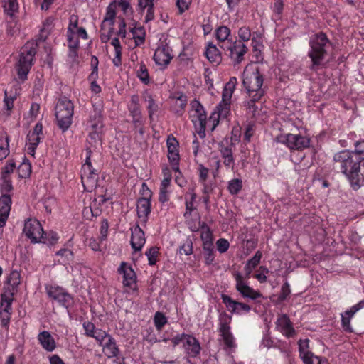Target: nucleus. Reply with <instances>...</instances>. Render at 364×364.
<instances>
[{
  "instance_id": "obj_12",
  "label": "nucleus",
  "mask_w": 364,
  "mask_h": 364,
  "mask_svg": "<svg viewBox=\"0 0 364 364\" xmlns=\"http://www.w3.org/2000/svg\"><path fill=\"white\" fill-rule=\"evenodd\" d=\"M233 276L236 282L235 288L242 297L255 300L262 296L259 291H255L247 284L240 272H235Z\"/></svg>"
},
{
  "instance_id": "obj_26",
  "label": "nucleus",
  "mask_w": 364,
  "mask_h": 364,
  "mask_svg": "<svg viewBox=\"0 0 364 364\" xmlns=\"http://www.w3.org/2000/svg\"><path fill=\"white\" fill-rule=\"evenodd\" d=\"M105 339L107 341L105 344L102 343V346H101L105 355L109 358L117 357L119 353V350L114 338L107 333Z\"/></svg>"
},
{
  "instance_id": "obj_23",
  "label": "nucleus",
  "mask_w": 364,
  "mask_h": 364,
  "mask_svg": "<svg viewBox=\"0 0 364 364\" xmlns=\"http://www.w3.org/2000/svg\"><path fill=\"white\" fill-rule=\"evenodd\" d=\"M11 205V198L9 195H2L0 198V228L6 225Z\"/></svg>"
},
{
  "instance_id": "obj_2",
  "label": "nucleus",
  "mask_w": 364,
  "mask_h": 364,
  "mask_svg": "<svg viewBox=\"0 0 364 364\" xmlns=\"http://www.w3.org/2000/svg\"><path fill=\"white\" fill-rule=\"evenodd\" d=\"M309 46L308 56L311 61L309 68L311 70H317L318 68L324 66V60L332 47V43L325 33L319 32L311 36Z\"/></svg>"
},
{
  "instance_id": "obj_53",
  "label": "nucleus",
  "mask_w": 364,
  "mask_h": 364,
  "mask_svg": "<svg viewBox=\"0 0 364 364\" xmlns=\"http://www.w3.org/2000/svg\"><path fill=\"white\" fill-rule=\"evenodd\" d=\"M58 237L56 232L50 231L48 233L44 232L43 239L41 242L54 245L57 242Z\"/></svg>"
},
{
  "instance_id": "obj_9",
  "label": "nucleus",
  "mask_w": 364,
  "mask_h": 364,
  "mask_svg": "<svg viewBox=\"0 0 364 364\" xmlns=\"http://www.w3.org/2000/svg\"><path fill=\"white\" fill-rule=\"evenodd\" d=\"M173 58V55L172 54V49L169 46V41H167V38L164 40L160 38L153 57L156 64L165 68L170 63Z\"/></svg>"
},
{
  "instance_id": "obj_39",
  "label": "nucleus",
  "mask_w": 364,
  "mask_h": 364,
  "mask_svg": "<svg viewBox=\"0 0 364 364\" xmlns=\"http://www.w3.org/2000/svg\"><path fill=\"white\" fill-rule=\"evenodd\" d=\"M230 35V30L225 26L218 27L215 31V36L218 41L224 42Z\"/></svg>"
},
{
  "instance_id": "obj_29",
  "label": "nucleus",
  "mask_w": 364,
  "mask_h": 364,
  "mask_svg": "<svg viewBox=\"0 0 364 364\" xmlns=\"http://www.w3.org/2000/svg\"><path fill=\"white\" fill-rule=\"evenodd\" d=\"M14 300V294L12 290H5L1 294V304L4 306L1 313L10 314H11V303Z\"/></svg>"
},
{
  "instance_id": "obj_60",
  "label": "nucleus",
  "mask_w": 364,
  "mask_h": 364,
  "mask_svg": "<svg viewBox=\"0 0 364 364\" xmlns=\"http://www.w3.org/2000/svg\"><path fill=\"white\" fill-rule=\"evenodd\" d=\"M15 168V163L12 161H9L3 168L1 176L9 177V174L14 172Z\"/></svg>"
},
{
  "instance_id": "obj_25",
  "label": "nucleus",
  "mask_w": 364,
  "mask_h": 364,
  "mask_svg": "<svg viewBox=\"0 0 364 364\" xmlns=\"http://www.w3.org/2000/svg\"><path fill=\"white\" fill-rule=\"evenodd\" d=\"M37 338L42 348L46 351L53 352L56 348V342L49 331L40 332Z\"/></svg>"
},
{
  "instance_id": "obj_56",
  "label": "nucleus",
  "mask_w": 364,
  "mask_h": 364,
  "mask_svg": "<svg viewBox=\"0 0 364 364\" xmlns=\"http://www.w3.org/2000/svg\"><path fill=\"white\" fill-rule=\"evenodd\" d=\"M238 36L242 42L248 41L251 38V31L249 27H241L238 31Z\"/></svg>"
},
{
  "instance_id": "obj_46",
  "label": "nucleus",
  "mask_w": 364,
  "mask_h": 364,
  "mask_svg": "<svg viewBox=\"0 0 364 364\" xmlns=\"http://www.w3.org/2000/svg\"><path fill=\"white\" fill-rule=\"evenodd\" d=\"M98 175L97 173L96 170L90 173V175H85L81 177L82 183L84 186H85V183L89 184L91 187H93L96 185L97 181Z\"/></svg>"
},
{
  "instance_id": "obj_52",
  "label": "nucleus",
  "mask_w": 364,
  "mask_h": 364,
  "mask_svg": "<svg viewBox=\"0 0 364 364\" xmlns=\"http://www.w3.org/2000/svg\"><path fill=\"white\" fill-rule=\"evenodd\" d=\"M309 339H304V340L300 339L298 341L300 358L306 355L307 353H311V351L309 350Z\"/></svg>"
},
{
  "instance_id": "obj_7",
  "label": "nucleus",
  "mask_w": 364,
  "mask_h": 364,
  "mask_svg": "<svg viewBox=\"0 0 364 364\" xmlns=\"http://www.w3.org/2000/svg\"><path fill=\"white\" fill-rule=\"evenodd\" d=\"M191 107L194 114L192 115V122L197 130V133L202 139L205 136V127L207 116L204 107L198 100H194L191 102Z\"/></svg>"
},
{
  "instance_id": "obj_18",
  "label": "nucleus",
  "mask_w": 364,
  "mask_h": 364,
  "mask_svg": "<svg viewBox=\"0 0 364 364\" xmlns=\"http://www.w3.org/2000/svg\"><path fill=\"white\" fill-rule=\"evenodd\" d=\"M277 328L286 337H293L295 333V329L292 323L287 314L279 316L276 321Z\"/></svg>"
},
{
  "instance_id": "obj_14",
  "label": "nucleus",
  "mask_w": 364,
  "mask_h": 364,
  "mask_svg": "<svg viewBox=\"0 0 364 364\" xmlns=\"http://www.w3.org/2000/svg\"><path fill=\"white\" fill-rule=\"evenodd\" d=\"M229 56L233 64L238 65L245 60V55L248 51L247 47L241 41H235L228 48Z\"/></svg>"
},
{
  "instance_id": "obj_20",
  "label": "nucleus",
  "mask_w": 364,
  "mask_h": 364,
  "mask_svg": "<svg viewBox=\"0 0 364 364\" xmlns=\"http://www.w3.org/2000/svg\"><path fill=\"white\" fill-rule=\"evenodd\" d=\"M138 218L141 223L146 224L151 213V202L147 198H140L136 203Z\"/></svg>"
},
{
  "instance_id": "obj_50",
  "label": "nucleus",
  "mask_w": 364,
  "mask_h": 364,
  "mask_svg": "<svg viewBox=\"0 0 364 364\" xmlns=\"http://www.w3.org/2000/svg\"><path fill=\"white\" fill-rule=\"evenodd\" d=\"M1 192L2 195H8L13 189L11 180L9 177L1 176Z\"/></svg>"
},
{
  "instance_id": "obj_51",
  "label": "nucleus",
  "mask_w": 364,
  "mask_h": 364,
  "mask_svg": "<svg viewBox=\"0 0 364 364\" xmlns=\"http://www.w3.org/2000/svg\"><path fill=\"white\" fill-rule=\"evenodd\" d=\"M92 130L89 133V138L87 139V141L92 146L96 145L99 141H100L101 136L100 132L102 129H91Z\"/></svg>"
},
{
  "instance_id": "obj_5",
  "label": "nucleus",
  "mask_w": 364,
  "mask_h": 364,
  "mask_svg": "<svg viewBox=\"0 0 364 364\" xmlns=\"http://www.w3.org/2000/svg\"><path fill=\"white\" fill-rule=\"evenodd\" d=\"M74 105L66 97L59 98L55 105V117L59 128L64 132L67 131L73 122Z\"/></svg>"
},
{
  "instance_id": "obj_49",
  "label": "nucleus",
  "mask_w": 364,
  "mask_h": 364,
  "mask_svg": "<svg viewBox=\"0 0 364 364\" xmlns=\"http://www.w3.org/2000/svg\"><path fill=\"white\" fill-rule=\"evenodd\" d=\"M145 255L148 257L149 264L151 266L154 265L157 262L159 248L156 247H152L145 252Z\"/></svg>"
},
{
  "instance_id": "obj_47",
  "label": "nucleus",
  "mask_w": 364,
  "mask_h": 364,
  "mask_svg": "<svg viewBox=\"0 0 364 364\" xmlns=\"http://www.w3.org/2000/svg\"><path fill=\"white\" fill-rule=\"evenodd\" d=\"M9 136H6L5 138V141L4 142L3 138L1 137V141H0V161L6 159L7 156L9 154Z\"/></svg>"
},
{
  "instance_id": "obj_38",
  "label": "nucleus",
  "mask_w": 364,
  "mask_h": 364,
  "mask_svg": "<svg viewBox=\"0 0 364 364\" xmlns=\"http://www.w3.org/2000/svg\"><path fill=\"white\" fill-rule=\"evenodd\" d=\"M129 110L133 118L134 127H137L138 124H141V113L139 106H129Z\"/></svg>"
},
{
  "instance_id": "obj_40",
  "label": "nucleus",
  "mask_w": 364,
  "mask_h": 364,
  "mask_svg": "<svg viewBox=\"0 0 364 364\" xmlns=\"http://www.w3.org/2000/svg\"><path fill=\"white\" fill-rule=\"evenodd\" d=\"M137 77L145 85H148L150 82L148 69L146 65L142 62L140 63L139 68L137 70Z\"/></svg>"
},
{
  "instance_id": "obj_16",
  "label": "nucleus",
  "mask_w": 364,
  "mask_h": 364,
  "mask_svg": "<svg viewBox=\"0 0 364 364\" xmlns=\"http://www.w3.org/2000/svg\"><path fill=\"white\" fill-rule=\"evenodd\" d=\"M221 299L228 310L232 314H241L242 313H248L251 309L248 304L233 300L228 295L222 294Z\"/></svg>"
},
{
  "instance_id": "obj_62",
  "label": "nucleus",
  "mask_w": 364,
  "mask_h": 364,
  "mask_svg": "<svg viewBox=\"0 0 364 364\" xmlns=\"http://www.w3.org/2000/svg\"><path fill=\"white\" fill-rule=\"evenodd\" d=\"M192 0H177L176 5L178 9L179 13L182 14L189 9Z\"/></svg>"
},
{
  "instance_id": "obj_3",
  "label": "nucleus",
  "mask_w": 364,
  "mask_h": 364,
  "mask_svg": "<svg viewBox=\"0 0 364 364\" xmlns=\"http://www.w3.org/2000/svg\"><path fill=\"white\" fill-rule=\"evenodd\" d=\"M264 76L258 68L252 72L245 71L243 73L242 84L249 97L253 100H259L264 95V88L262 87Z\"/></svg>"
},
{
  "instance_id": "obj_30",
  "label": "nucleus",
  "mask_w": 364,
  "mask_h": 364,
  "mask_svg": "<svg viewBox=\"0 0 364 364\" xmlns=\"http://www.w3.org/2000/svg\"><path fill=\"white\" fill-rule=\"evenodd\" d=\"M200 238L203 242V246L213 245V237L210 228L208 225L203 222L200 226Z\"/></svg>"
},
{
  "instance_id": "obj_10",
  "label": "nucleus",
  "mask_w": 364,
  "mask_h": 364,
  "mask_svg": "<svg viewBox=\"0 0 364 364\" xmlns=\"http://www.w3.org/2000/svg\"><path fill=\"white\" fill-rule=\"evenodd\" d=\"M48 296L55 300L60 305L68 309L73 303V297L63 288L51 284L45 287Z\"/></svg>"
},
{
  "instance_id": "obj_19",
  "label": "nucleus",
  "mask_w": 364,
  "mask_h": 364,
  "mask_svg": "<svg viewBox=\"0 0 364 364\" xmlns=\"http://www.w3.org/2000/svg\"><path fill=\"white\" fill-rule=\"evenodd\" d=\"M118 273L123 275L122 283L124 286L132 287L136 283V275L133 269L122 262L118 268Z\"/></svg>"
},
{
  "instance_id": "obj_15",
  "label": "nucleus",
  "mask_w": 364,
  "mask_h": 364,
  "mask_svg": "<svg viewBox=\"0 0 364 364\" xmlns=\"http://www.w3.org/2000/svg\"><path fill=\"white\" fill-rule=\"evenodd\" d=\"M363 308L364 300H362L341 314V326L344 331L347 333L353 332V329L350 325V320L357 311Z\"/></svg>"
},
{
  "instance_id": "obj_55",
  "label": "nucleus",
  "mask_w": 364,
  "mask_h": 364,
  "mask_svg": "<svg viewBox=\"0 0 364 364\" xmlns=\"http://www.w3.org/2000/svg\"><path fill=\"white\" fill-rule=\"evenodd\" d=\"M167 148L168 151H178V142L176 139L171 134L168 136L167 138Z\"/></svg>"
},
{
  "instance_id": "obj_61",
  "label": "nucleus",
  "mask_w": 364,
  "mask_h": 364,
  "mask_svg": "<svg viewBox=\"0 0 364 364\" xmlns=\"http://www.w3.org/2000/svg\"><path fill=\"white\" fill-rule=\"evenodd\" d=\"M108 228H109L108 221H107V220L104 219L101 222L100 230L101 241H102L107 238V233H108Z\"/></svg>"
},
{
  "instance_id": "obj_33",
  "label": "nucleus",
  "mask_w": 364,
  "mask_h": 364,
  "mask_svg": "<svg viewBox=\"0 0 364 364\" xmlns=\"http://www.w3.org/2000/svg\"><path fill=\"white\" fill-rule=\"evenodd\" d=\"M88 126L91 129H102L103 124L100 110H95L94 113L90 115Z\"/></svg>"
},
{
  "instance_id": "obj_13",
  "label": "nucleus",
  "mask_w": 364,
  "mask_h": 364,
  "mask_svg": "<svg viewBox=\"0 0 364 364\" xmlns=\"http://www.w3.org/2000/svg\"><path fill=\"white\" fill-rule=\"evenodd\" d=\"M233 143H229L228 140L218 143V150L223 161V164L227 168L234 169L235 158L233 156Z\"/></svg>"
},
{
  "instance_id": "obj_36",
  "label": "nucleus",
  "mask_w": 364,
  "mask_h": 364,
  "mask_svg": "<svg viewBox=\"0 0 364 364\" xmlns=\"http://www.w3.org/2000/svg\"><path fill=\"white\" fill-rule=\"evenodd\" d=\"M87 156L85 164L82 165L81 168V177L85 175H90V173L95 171L92 166L90 157H91V150L90 149L87 148L86 149Z\"/></svg>"
},
{
  "instance_id": "obj_21",
  "label": "nucleus",
  "mask_w": 364,
  "mask_h": 364,
  "mask_svg": "<svg viewBox=\"0 0 364 364\" xmlns=\"http://www.w3.org/2000/svg\"><path fill=\"white\" fill-rule=\"evenodd\" d=\"M183 346L188 357L196 358L200 353L201 348L199 341L191 335H188Z\"/></svg>"
},
{
  "instance_id": "obj_32",
  "label": "nucleus",
  "mask_w": 364,
  "mask_h": 364,
  "mask_svg": "<svg viewBox=\"0 0 364 364\" xmlns=\"http://www.w3.org/2000/svg\"><path fill=\"white\" fill-rule=\"evenodd\" d=\"M4 12L13 17L18 11V3L17 0H2Z\"/></svg>"
},
{
  "instance_id": "obj_11",
  "label": "nucleus",
  "mask_w": 364,
  "mask_h": 364,
  "mask_svg": "<svg viewBox=\"0 0 364 364\" xmlns=\"http://www.w3.org/2000/svg\"><path fill=\"white\" fill-rule=\"evenodd\" d=\"M23 232L32 243L43 241L44 231L40 222L36 219L30 218L26 220Z\"/></svg>"
},
{
  "instance_id": "obj_22",
  "label": "nucleus",
  "mask_w": 364,
  "mask_h": 364,
  "mask_svg": "<svg viewBox=\"0 0 364 364\" xmlns=\"http://www.w3.org/2000/svg\"><path fill=\"white\" fill-rule=\"evenodd\" d=\"M146 242L145 235L137 225L132 230L131 245L135 252L140 251Z\"/></svg>"
},
{
  "instance_id": "obj_31",
  "label": "nucleus",
  "mask_w": 364,
  "mask_h": 364,
  "mask_svg": "<svg viewBox=\"0 0 364 364\" xmlns=\"http://www.w3.org/2000/svg\"><path fill=\"white\" fill-rule=\"evenodd\" d=\"M7 287H5V290H12L13 294L16 291V288L21 283V274L18 271H12L6 280Z\"/></svg>"
},
{
  "instance_id": "obj_42",
  "label": "nucleus",
  "mask_w": 364,
  "mask_h": 364,
  "mask_svg": "<svg viewBox=\"0 0 364 364\" xmlns=\"http://www.w3.org/2000/svg\"><path fill=\"white\" fill-rule=\"evenodd\" d=\"M190 195H191L190 200H188L186 198V203H185L186 212L184 213L185 218L189 217L191 215L192 211H193L196 209L195 206L193 205V202L195 201V200L196 198V194L193 192V191H192L190 193Z\"/></svg>"
},
{
  "instance_id": "obj_35",
  "label": "nucleus",
  "mask_w": 364,
  "mask_h": 364,
  "mask_svg": "<svg viewBox=\"0 0 364 364\" xmlns=\"http://www.w3.org/2000/svg\"><path fill=\"white\" fill-rule=\"evenodd\" d=\"M304 364H328V360L325 358L314 355L311 352L301 358Z\"/></svg>"
},
{
  "instance_id": "obj_63",
  "label": "nucleus",
  "mask_w": 364,
  "mask_h": 364,
  "mask_svg": "<svg viewBox=\"0 0 364 364\" xmlns=\"http://www.w3.org/2000/svg\"><path fill=\"white\" fill-rule=\"evenodd\" d=\"M261 258L262 252L260 251H257L255 255L247 262V264L255 269L260 262Z\"/></svg>"
},
{
  "instance_id": "obj_54",
  "label": "nucleus",
  "mask_w": 364,
  "mask_h": 364,
  "mask_svg": "<svg viewBox=\"0 0 364 364\" xmlns=\"http://www.w3.org/2000/svg\"><path fill=\"white\" fill-rule=\"evenodd\" d=\"M193 242L190 238H187L185 242L180 247V252H183L186 255H191L193 253Z\"/></svg>"
},
{
  "instance_id": "obj_45",
  "label": "nucleus",
  "mask_w": 364,
  "mask_h": 364,
  "mask_svg": "<svg viewBox=\"0 0 364 364\" xmlns=\"http://www.w3.org/2000/svg\"><path fill=\"white\" fill-rule=\"evenodd\" d=\"M145 101L148 102L147 109L149 118L152 119L153 114L156 112L159 109L158 105L155 102L151 95H147L145 97Z\"/></svg>"
},
{
  "instance_id": "obj_1",
  "label": "nucleus",
  "mask_w": 364,
  "mask_h": 364,
  "mask_svg": "<svg viewBox=\"0 0 364 364\" xmlns=\"http://www.w3.org/2000/svg\"><path fill=\"white\" fill-rule=\"evenodd\" d=\"M334 168L339 169L350 181L354 189L364 185V159L349 150H342L333 156Z\"/></svg>"
},
{
  "instance_id": "obj_58",
  "label": "nucleus",
  "mask_w": 364,
  "mask_h": 364,
  "mask_svg": "<svg viewBox=\"0 0 364 364\" xmlns=\"http://www.w3.org/2000/svg\"><path fill=\"white\" fill-rule=\"evenodd\" d=\"M217 249L220 253L227 252L230 247L229 242L224 238H220L216 242Z\"/></svg>"
},
{
  "instance_id": "obj_59",
  "label": "nucleus",
  "mask_w": 364,
  "mask_h": 364,
  "mask_svg": "<svg viewBox=\"0 0 364 364\" xmlns=\"http://www.w3.org/2000/svg\"><path fill=\"white\" fill-rule=\"evenodd\" d=\"M16 97L14 96H9L7 90L4 91V107L8 110L10 111L14 107V102Z\"/></svg>"
},
{
  "instance_id": "obj_43",
  "label": "nucleus",
  "mask_w": 364,
  "mask_h": 364,
  "mask_svg": "<svg viewBox=\"0 0 364 364\" xmlns=\"http://www.w3.org/2000/svg\"><path fill=\"white\" fill-rule=\"evenodd\" d=\"M252 52L254 53V57L256 59L257 62L261 61L263 60V55L262 53V48L263 47L262 44L259 42L257 41L255 38L252 40Z\"/></svg>"
},
{
  "instance_id": "obj_8",
  "label": "nucleus",
  "mask_w": 364,
  "mask_h": 364,
  "mask_svg": "<svg viewBox=\"0 0 364 364\" xmlns=\"http://www.w3.org/2000/svg\"><path fill=\"white\" fill-rule=\"evenodd\" d=\"M232 316L226 313L220 314L219 316V329L220 336L223 338L224 345L228 349H232L236 347L235 338L231 332L230 323Z\"/></svg>"
},
{
  "instance_id": "obj_24",
  "label": "nucleus",
  "mask_w": 364,
  "mask_h": 364,
  "mask_svg": "<svg viewBox=\"0 0 364 364\" xmlns=\"http://www.w3.org/2000/svg\"><path fill=\"white\" fill-rule=\"evenodd\" d=\"M233 92L227 90L223 88L222 94V101L217 106V110H219V114L222 115L223 118H226L230 112V101Z\"/></svg>"
},
{
  "instance_id": "obj_27",
  "label": "nucleus",
  "mask_w": 364,
  "mask_h": 364,
  "mask_svg": "<svg viewBox=\"0 0 364 364\" xmlns=\"http://www.w3.org/2000/svg\"><path fill=\"white\" fill-rule=\"evenodd\" d=\"M43 137L42 123L38 122L33 127V130L29 132L27 134V144L38 146L41 140L43 139Z\"/></svg>"
},
{
  "instance_id": "obj_34",
  "label": "nucleus",
  "mask_w": 364,
  "mask_h": 364,
  "mask_svg": "<svg viewBox=\"0 0 364 364\" xmlns=\"http://www.w3.org/2000/svg\"><path fill=\"white\" fill-rule=\"evenodd\" d=\"M116 4L115 2H112L107 8L106 15L104 18L102 29L104 28V24L105 22H109L110 26L113 27L114 24V18L116 16Z\"/></svg>"
},
{
  "instance_id": "obj_28",
  "label": "nucleus",
  "mask_w": 364,
  "mask_h": 364,
  "mask_svg": "<svg viewBox=\"0 0 364 364\" xmlns=\"http://www.w3.org/2000/svg\"><path fill=\"white\" fill-rule=\"evenodd\" d=\"M205 56L208 60L217 65L221 62V53L215 45L212 43H208L205 52Z\"/></svg>"
},
{
  "instance_id": "obj_44",
  "label": "nucleus",
  "mask_w": 364,
  "mask_h": 364,
  "mask_svg": "<svg viewBox=\"0 0 364 364\" xmlns=\"http://www.w3.org/2000/svg\"><path fill=\"white\" fill-rule=\"evenodd\" d=\"M203 253H204V259L205 262L207 264H210L214 261L215 255H214V246L208 245L203 246Z\"/></svg>"
},
{
  "instance_id": "obj_48",
  "label": "nucleus",
  "mask_w": 364,
  "mask_h": 364,
  "mask_svg": "<svg viewBox=\"0 0 364 364\" xmlns=\"http://www.w3.org/2000/svg\"><path fill=\"white\" fill-rule=\"evenodd\" d=\"M154 322L156 329L161 330L167 323V318L163 313L157 311L154 315Z\"/></svg>"
},
{
  "instance_id": "obj_64",
  "label": "nucleus",
  "mask_w": 364,
  "mask_h": 364,
  "mask_svg": "<svg viewBox=\"0 0 364 364\" xmlns=\"http://www.w3.org/2000/svg\"><path fill=\"white\" fill-rule=\"evenodd\" d=\"M350 153L357 154L360 158L364 159V141L357 142L355 151H350Z\"/></svg>"
},
{
  "instance_id": "obj_57",
  "label": "nucleus",
  "mask_w": 364,
  "mask_h": 364,
  "mask_svg": "<svg viewBox=\"0 0 364 364\" xmlns=\"http://www.w3.org/2000/svg\"><path fill=\"white\" fill-rule=\"evenodd\" d=\"M290 286L288 282H285L281 288L280 294L278 296V299L280 301H283L287 299V296L290 294Z\"/></svg>"
},
{
  "instance_id": "obj_4",
  "label": "nucleus",
  "mask_w": 364,
  "mask_h": 364,
  "mask_svg": "<svg viewBox=\"0 0 364 364\" xmlns=\"http://www.w3.org/2000/svg\"><path fill=\"white\" fill-rule=\"evenodd\" d=\"M36 46L34 42H27L21 50L18 61L16 64V70L18 78L23 82L27 79L32 67L36 54Z\"/></svg>"
},
{
  "instance_id": "obj_17",
  "label": "nucleus",
  "mask_w": 364,
  "mask_h": 364,
  "mask_svg": "<svg viewBox=\"0 0 364 364\" xmlns=\"http://www.w3.org/2000/svg\"><path fill=\"white\" fill-rule=\"evenodd\" d=\"M82 327L86 336L95 338L100 346H102V342L106 338V331L97 328L95 324L90 321H85L82 323Z\"/></svg>"
},
{
  "instance_id": "obj_6",
  "label": "nucleus",
  "mask_w": 364,
  "mask_h": 364,
  "mask_svg": "<svg viewBox=\"0 0 364 364\" xmlns=\"http://www.w3.org/2000/svg\"><path fill=\"white\" fill-rule=\"evenodd\" d=\"M276 141L285 144L290 150H302L309 146L310 139L301 134H284L277 136Z\"/></svg>"
},
{
  "instance_id": "obj_37",
  "label": "nucleus",
  "mask_w": 364,
  "mask_h": 364,
  "mask_svg": "<svg viewBox=\"0 0 364 364\" xmlns=\"http://www.w3.org/2000/svg\"><path fill=\"white\" fill-rule=\"evenodd\" d=\"M18 176L21 178H26L30 176L31 173V164L26 160L23 161L18 167Z\"/></svg>"
},
{
  "instance_id": "obj_41",
  "label": "nucleus",
  "mask_w": 364,
  "mask_h": 364,
  "mask_svg": "<svg viewBox=\"0 0 364 364\" xmlns=\"http://www.w3.org/2000/svg\"><path fill=\"white\" fill-rule=\"evenodd\" d=\"M242 187V180L239 178H235L229 181L228 188L232 195H236L240 191Z\"/></svg>"
}]
</instances>
